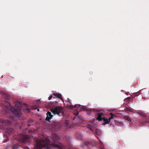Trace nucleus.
<instances>
[{
    "mask_svg": "<svg viewBox=\"0 0 149 149\" xmlns=\"http://www.w3.org/2000/svg\"><path fill=\"white\" fill-rule=\"evenodd\" d=\"M4 103V106L6 110L4 111L5 113H7L11 111L15 116H17L18 117L21 116L22 113L20 110L21 107V103L20 102L17 101L15 102V107L17 108L18 109L11 108L10 109L11 104L6 101H5Z\"/></svg>",
    "mask_w": 149,
    "mask_h": 149,
    "instance_id": "f257e3e1",
    "label": "nucleus"
},
{
    "mask_svg": "<svg viewBox=\"0 0 149 149\" xmlns=\"http://www.w3.org/2000/svg\"><path fill=\"white\" fill-rule=\"evenodd\" d=\"M49 139L47 138L45 140H43L41 141H39L37 142L35 145V146L38 148H41L47 146L48 144H51V143L50 141H48Z\"/></svg>",
    "mask_w": 149,
    "mask_h": 149,
    "instance_id": "f03ea898",
    "label": "nucleus"
},
{
    "mask_svg": "<svg viewBox=\"0 0 149 149\" xmlns=\"http://www.w3.org/2000/svg\"><path fill=\"white\" fill-rule=\"evenodd\" d=\"M50 111L54 115L57 114L60 116H63V111L61 107H56L54 108H52Z\"/></svg>",
    "mask_w": 149,
    "mask_h": 149,
    "instance_id": "7ed1b4c3",
    "label": "nucleus"
},
{
    "mask_svg": "<svg viewBox=\"0 0 149 149\" xmlns=\"http://www.w3.org/2000/svg\"><path fill=\"white\" fill-rule=\"evenodd\" d=\"M92 110L96 112V114L98 115V116L97 119L99 121L102 120V118L101 117L102 115L103 114V111L102 110H100L95 109H93Z\"/></svg>",
    "mask_w": 149,
    "mask_h": 149,
    "instance_id": "20e7f679",
    "label": "nucleus"
},
{
    "mask_svg": "<svg viewBox=\"0 0 149 149\" xmlns=\"http://www.w3.org/2000/svg\"><path fill=\"white\" fill-rule=\"evenodd\" d=\"M0 123H1L3 125L5 126H7L10 125L11 123V122L10 120L4 121L3 120L0 119Z\"/></svg>",
    "mask_w": 149,
    "mask_h": 149,
    "instance_id": "39448f33",
    "label": "nucleus"
},
{
    "mask_svg": "<svg viewBox=\"0 0 149 149\" xmlns=\"http://www.w3.org/2000/svg\"><path fill=\"white\" fill-rule=\"evenodd\" d=\"M53 146L56 148L60 149H63L65 147V146L62 144L59 143L58 144H56V141L55 142V143L54 144Z\"/></svg>",
    "mask_w": 149,
    "mask_h": 149,
    "instance_id": "423d86ee",
    "label": "nucleus"
},
{
    "mask_svg": "<svg viewBox=\"0 0 149 149\" xmlns=\"http://www.w3.org/2000/svg\"><path fill=\"white\" fill-rule=\"evenodd\" d=\"M47 117L46 118V120L49 121L52 118L53 116L52 115L50 112L48 111L47 113Z\"/></svg>",
    "mask_w": 149,
    "mask_h": 149,
    "instance_id": "0eeeda50",
    "label": "nucleus"
},
{
    "mask_svg": "<svg viewBox=\"0 0 149 149\" xmlns=\"http://www.w3.org/2000/svg\"><path fill=\"white\" fill-rule=\"evenodd\" d=\"M0 93L7 100L10 97V96L8 93H5L3 91L1 92Z\"/></svg>",
    "mask_w": 149,
    "mask_h": 149,
    "instance_id": "6e6552de",
    "label": "nucleus"
},
{
    "mask_svg": "<svg viewBox=\"0 0 149 149\" xmlns=\"http://www.w3.org/2000/svg\"><path fill=\"white\" fill-rule=\"evenodd\" d=\"M54 95L55 96V97L57 98H59L60 99L62 100V95L60 93H56V94H54Z\"/></svg>",
    "mask_w": 149,
    "mask_h": 149,
    "instance_id": "1a4fd4ad",
    "label": "nucleus"
},
{
    "mask_svg": "<svg viewBox=\"0 0 149 149\" xmlns=\"http://www.w3.org/2000/svg\"><path fill=\"white\" fill-rule=\"evenodd\" d=\"M92 123H91V124L90 125H87V127H88L90 129L91 131H93V129L92 128V127H95L96 126V125H93V124Z\"/></svg>",
    "mask_w": 149,
    "mask_h": 149,
    "instance_id": "9d476101",
    "label": "nucleus"
},
{
    "mask_svg": "<svg viewBox=\"0 0 149 149\" xmlns=\"http://www.w3.org/2000/svg\"><path fill=\"white\" fill-rule=\"evenodd\" d=\"M70 104H71V106L72 107V108H79V107H80L81 106L80 104H77L73 106L72 105V104L71 103V102H70Z\"/></svg>",
    "mask_w": 149,
    "mask_h": 149,
    "instance_id": "9b49d317",
    "label": "nucleus"
},
{
    "mask_svg": "<svg viewBox=\"0 0 149 149\" xmlns=\"http://www.w3.org/2000/svg\"><path fill=\"white\" fill-rule=\"evenodd\" d=\"M95 133L96 134L98 135H100V132L98 130L96 129L95 130Z\"/></svg>",
    "mask_w": 149,
    "mask_h": 149,
    "instance_id": "f8f14e48",
    "label": "nucleus"
},
{
    "mask_svg": "<svg viewBox=\"0 0 149 149\" xmlns=\"http://www.w3.org/2000/svg\"><path fill=\"white\" fill-rule=\"evenodd\" d=\"M103 119H104V120L105 121V124H108L109 123V120L108 121V120L107 118H103Z\"/></svg>",
    "mask_w": 149,
    "mask_h": 149,
    "instance_id": "ddd939ff",
    "label": "nucleus"
},
{
    "mask_svg": "<svg viewBox=\"0 0 149 149\" xmlns=\"http://www.w3.org/2000/svg\"><path fill=\"white\" fill-rule=\"evenodd\" d=\"M140 91H139L137 92H136L134 94V96H139V95H140Z\"/></svg>",
    "mask_w": 149,
    "mask_h": 149,
    "instance_id": "4468645a",
    "label": "nucleus"
},
{
    "mask_svg": "<svg viewBox=\"0 0 149 149\" xmlns=\"http://www.w3.org/2000/svg\"><path fill=\"white\" fill-rule=\"evenodd\" d=\"M131 99V98L130 97H128L127 98H125L124 100V101H126V102L129 101Z\"/></svg>",
    "mask_w": 149,
    "mask_h": 149,
    "instance_id": "2eb2a0df",
    "label": "nucleus"
},
{
    "mask_svg": "<svg viewBox=\"0 0 149 149\" xmlns=\"http://www.w3.org/2000/svg\"><path fill=\"white\" fill-rule=\"evenodd\" d=\"M110 114L111 115V116L109 118V120L110 121V120L112 119L113 116V114L112 113H110Z\"/></svg>",
    "mask_w": 149,
    "mask_h": 149,
    "instance_id": "dca6fc26",
    "label": "nucleus"
},
{
    "mask_svg": "<svg viewBox=\"0 0 149 149\" xmlns=\"http://www.w3.org/2000/svg\"><path fill=\"white\" fill-rule=\"evenodd\" d=\"M7 130L8 131H9L11 132H13V129L12 128H8Z\"/></svg>",
    "mask_w": 149,
    "mask_h": 149,
    "instance_id": "f3484780",
    "label": "nucleus"
},
{
    "mask_svg": "<svg viewBox=\"0 0 149 149\" xmlns=\"http://www.w3.org/2000/svg\"><path fill=\"white\" fill-rule=\"evenodd\" d=\"M100 144L101 145V149H104V148L102 147V146L103 144V143L101 141H99Z\"/></svg>",
    "mask_w": 149,
    "mask_h": 149,
    "instance_id": "a211bd4d",
    "label": "nucleus"
},
{
    "mask_svg": "<svg viewBox=\"0 0 149 149\" xmlns=\"http://www.w3.org/2000/svg\"><path fill=\"white\" fill-rule=\"evenodd\" d=\"M12 148L13 149H17L18 148V147H15L14 146H12Z\"/></svg>",
    "mask_w": 149,
    "mask_h": 149,
    "instance_id": "6ab92c4d",
    "label": "nucleus"
},
{
    "mask_svg": "<svg viewBox=\"0 0 149 149\" xmlns=\"http://www.w3.org/2000/svg\"><path fill=\"white\" fill-rule=\"evenodd\" d=\"M52 95H51L48 97V99H49V100H51L52 99Z\"/></svg>",
    "mask_w": 149,
    "mask_h": 149,
    "instance_id": "aec40b11",
    "label": "nucleus"
},
{
    "mask_svg": "<svg viewBox=\"0 0 149 149\" xmlns=\"http://www.w3.org/2000/svg\"><path fill=\"white\" fill-rule=\"evenodd\" d=\"M82 106V107L81 108H82L83 109H85L86 108V107L85 106Z\"/></svg>",
    "mask_w": 149,
    "mask_h": 149,
    "instance_id": "412c9836",
    "label": "nucleus"
},
{
    "mask_svg": "<svg viewBox=\"0 0 149 149\" xmlns=\"http://www.w3.org/2000/svg\"><path fill=\"white\" fill-rule=\"evenodd\" d=\"M8 139H5V140H4L3 141V143H5V142H7V141H8Z\"/></svg>",
    "mask_w": 149,
    "mask_h": 149,
    "instance_id": "4be33fe9",
    "label": "nucleus"
},
{
    "mask_svg": "<svg viewBox=\"0 0 149 149\" xmlns=\"http://www.w3.org/2000/svg\"><path fill=\"white\" fill-rule=\"evenodd\" d=\"M26 110L29 113L30 112V110L29 109H27Z\"/></svg>",
    "mask_w": 149,
    "mask_h": 149,
    "instance_id": "5701e85b",
    "label": "nucleus"
},
{
    "mask_svg": "<svg viewBox=\"0 0 149 149\" xmlns=\"http://www.w3.org/2000/svg\"><path fill=\"white\" fill-rule=\"evenodd\" d=\"M29 123H32L33 122V120H30L29 121Z\"/></svg>",
    "mask_w": 149,
    "mask_h": 149,
    "instance_id": "b1692460",
    "label": "nucleus"
},
{
    "mask_svg": "<svg viewBox=\"0 0 149 149\" xmlns=\"http://www.w3.org/2000/svg\"><path fill=\"white\" fill-rule=\"evenodd\" d=\"M0 129L1 130H4L5 129V128L4 127H0Z\"/></svg>",
    "mask_w": 149,
    "mask_h": 149,
    "instance_id": "393cba45",
    "label": "nucleus"
},
{
    "mask_svg": "<svg viewBox=\"0 0 149 149\" xmlns=\"http://www.w3.org/2000/svg\"><path fill=\"white\" fill-rule=\"evenodd\" d=\"M24 148V149H29V148L27 147H25Z\"/></svg>",
    "mask_w": 149,
    "mask_h": 149,
    "instance_id": "a878e982",
    "label": "nucleus"
},
{
    "mask_svg": "<svg viewBox=\"0 0 149 149\" xmlns=\"http://www.w3.org/2000/svg\"><path fill=\"white\" fill-rule=\"evenodd\" d=\"M68 102H70H70H70V100L69 99V98H68Z\"/></svg>",
    "mask_w": 149,
    "mask_h": 149,
    "instance_id": "bb28decb",
    "label": "nucleus"
},
{
    "mask_svg": "<svg viewBox=\"0 0 149 149\" xmlns=\"http://www.w3.org/2000/svg\"><path fill=\"white\" fill-rule=\"evenodd\" d=\"M23 137L25 138H26L27 137V136L26 135H24L23 136Z\"/></svg>",
    "mask_w": 149,
    "mask_h": 149,
    "instance_id": "cd10ccee",
    "label": "nucleus"
},
{
    "mask_svg": "<svg viewBox=\"0 0 149 149\" xmlns=\"http://www.w3.org/2000/svg\"><path fill=\"white\" fill-rule=\"evenodd\" d=\"M85 144L86 145H88V144H89V142H86Z\"/></svg>",
    "mask_w": 149,
    "mask_h": 149,
    "instance_id": "c85d7f7f",
    "label": "nucleus"
},
{
    "mask_svg": "<svg viewBox=\"0 0 149 149\" xmlns=\"http://www.w3.org/2000/svg\"><path fill=\"white\" fill-rule=\"evenodd\" d=\"M50 148V147H47L46 148V149H49Z\"/></svg>",
    "mask_w": 149,
    "mask_h": 149,
    "instance_id": "c756f323",
    "label": "nucleus"
},
{
    "mask_svg": "<svg viewBox=\"0 0 149 149\" xmlns=\"http://www.w3.org/2000/svg\"><path fill=\"white\" fill-rule=\"evenodd\" d=\"M9 134L8 132H6V134Z\"/></svg>",
    "mask_w": 149,
    "mask_h": 149,
    "instance_id": "7c9ffc66",
    "label": "nucleus"
},
{
    "mask_svg": "<svg viewBox=\"0 0 149 149\" xmlns=\"http://www.w3.org/2000/svg\"><path fill=\"white\" fill-rule=\"evenodd\" d=\"M37 111H40L39 109H38V110H37Z\"/></svg>",
    "mask_w": 149,
    "mask_h": 149,
    "instance_id": "2f4dec72",
    "label": "nucleus"
},
{
    "mask_svg": "<svg viewBox=\"0 0 149 149\" xmlns=\"http://www.w3.org/2000/svg\"><path fill=\"white\" fill-rule=\"evenodd\" d=\"M33 109H36V108H33Z\"/></svg>",
    "mask_w": 149,
    "mask_h": 149,
    "instance_id": "473e14b6",
    "label": "nucleus"
},
{
    "mask_svg": "<svg viewBox=\"0 0 149 149\" xmlns=\"http://www.w3.org/2000/svg\"><path fill=\"white\" fill-rule=\"evenodd\" d=\"M75 117H74V118H73V119L74 120L75 119Z\"/></svg>",
    "mask_w": 149,
    "mask_h": 149,
    "instance_id": "72a5a7b5",
    "label": "nucleus"
},
{
    "mask_svg": "<svg viewBox=\"0 0 149 149\" xmlns=\"http://www.w3.org/2000/svg\"><path fill=\"white\" fill-rule=\"evenodd\" d=\"M40 101V100H38V101H37V102H38V101Z\"/></svg>",
    "mask_w": 149,
    "mask_h": 149,
    "instance_id": "f704fd0d",
    "label": "nucleus"
}]
</instances>
